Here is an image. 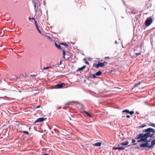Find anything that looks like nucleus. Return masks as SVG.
<instances>
[{
  "instance_id": "obj_1",
  "label": "nucleus",
  "mask_w": 155,
  "mask_h": 155,
  "mask_svg": "<svg viewBox=\"0 0 155 155\" xmlns=\"http://www.w3.org/2000/svg\"><path fill=\"white\" fill-rule=\"evenodd\" d=\"M135 139L137 140V142L142 141L145 142L144 143L140 144V147L141 148L145 147L148 146V143L150 142V140L148 141L147 138L146 134H145L143 133L139 134L137 137L135 138Z\"/></svg>"
},
{
  "instance_id": "obj_2",
  "label": "nucleus",
  "mask_w": 155,
  "mask_h": 155,
  "mask_svg": "<svg viewBox=\"0 0 155 155\" xmlns=\"http://www.w3.org/2000/svg\"><path fill=\"white\" fill-rule=\"evenodd\" d=\"M143 132H146L145 134L148 138L149 137H150L151 135V132L155 133V130L152 128H149L143 130Z\"/></svg>"
},
{
  "instance_id": "obj_3",
  "label": "nucleus",
  "mask_w": 155,
  "mask_h": 155,
  "mask_svg": "<svg viewBox=\"0 0 155 155\" xmlns=\"http://www.w3.org/2000/svg\"><path fill=\"white\" fill-rule=\"evenodd\" d=\"M153 22V20L151 18H148L145 21V24L146 26L150 25Z\"/></svg>"
},
{
  "instance_id": "obj_4",
  "label": "nucleus",
  "mask_w": 155,
  "mask_h": 155,
  "mask_svg": "<svg viewBox=\"0 0 155 155\" xmlns=\"http://www.w3.org/2000/svg\"><path fill=\"white\" fill-rule=\"evenodd\" d=\"M94 66L97 68L99 67H104V64L103 63L99 62L97 64H94Z\"/></svg>"
},
{
  "instance_id": "obj_5",
  "label": "nucleus",
  "mask_w": 155,
  "mask_h": 155,
  "mask_svg": "<svg viewBox=\"0 0 155 155\" xmlns=\"http://www.w3.org/2000/svg\"><path fill=\"white\" fill-rule=\"evenodd\" d=\"M66 85V84L64 83H63L60 84H58L55 86L56 88H61L64 87Z\"/></svg>"
},
{
  "instance_id": "obj_6",
  "label": "nucleus",
  "mask_w": 155,
  "mask_h": 155,
  "mask_svg": "<svg viewBox=\"0 0 155 155\" xmlns=\"http://www.w3.org/2000/svg\"><path fill=\"white\" fill-rule=\"evenodd\" d=\"M46 118H44L43 117L39 118L36 120L34 122L35 123H36L38 122H42L45 120L46 119Z\"/></svg>"
},
{
  "instance_id": "obj_7",
  "label": "nucleus",
  "mask_w": 155,
  "mask_h": 155,
  "mask_svg": "<svg viewBox=\"0 0 155 155\" xmlns=\"http://www.w3.org/2000/svg\"><path fill=\"white\" fill-rule=\"evenodd\" d=\"M155 145V139L153 140L151 142V144L150 145L146 147H147L148 149H150L152 147H153Z\"/></svg>"
},
{
  "instance_id": "obj_8",
  "label": "nucleus",
  "mask_w": 155,
  "mask_h": 155,
  "mask_svg": "<svg viewBox=\"0 0 155 155\" xmlns=\"http://www.w3.org/2000/svg\"><path fill=\"white\" fill-rule=\"evenodd\" d=\"M125 149V148L123 147H114L113 148V150H123Z\"/></svg>"
},
{
  "instance_id": "obj_9",
  "label": "nucleus",
  "mask_w": 155,
  "mask_h": 155,
  "mask_svg": "<svg viewBox=\"0 0 155 155\" xmlns=\"http://www.w3.org/2000/svg\"><path fill=\"white\" fill-rule=\"evenodd\" d=\"M129 143L127 141L123 142L121 143H120V144L118 145V146H120V145H124V146H126L128 145Z\"/></svg>"
},
{
  "instance_id": "obj_10",
  "label": "nucleus",
  "mask_w": 155,
  "mask_h": 155,
  "mask_svg": "<svg viewBox=\"0 0 155 155\" xmlns=\"http://www.w3.org/2000/svg\"><path fill=\"white\" fill-rule=\"evenodd\" d=\"M101 142H100L96 143L93 144L95 146H98V147L101 146Z\"/></svg>"
},
{
  "instance_id": "obj_11",
  "label": "nucleus",
  "mask_w": 155,
  "mask_h": 155,
  "mask_svg": "<svg viewBox=\"0 0 155 155\" xmlns=\"http://www.w3.org/2000/svg\"><path fill=\"white\" fill-rule=\"evenodd\" d=\"M83 113L86 114L87 116L90 117H92V116L87 111L84 110L83 111Z\"/></svg>"
},
{
  "instance_id": "obj_12",
  "label": "nucleus",
  "mask_w": 155,
  "mask_h": 155,
  "mask_svg": "<svg viewBox=\"0 0 155 155\" xmlns=\"http://www.w3.org/2000/svg\"><path fill=\"white\" fill-rule=\"evenodd\" d=\"M55 46L58 49H61V46L60 45H58L55 42Z\"/></svg>"
},
{
  "instance_id": "obj_13",
  "label": "nucleus",
  "mask_w": 155,
  "mask_h": 155,
  "mask_svg": "<svg viewBox=\"0 0 155 155\" xmlns=\"http://www.w3.org/2000/svg\"><path fill=\"white\" fill-rule=\"evenodd\" d=\"M85 67H86L85 65H83L82 67H81L80 68H78V69L77 70V71H81V70H83L84 68Z\"/></svg>"
},
{
  "instance_id": "obj_14",
  "label": "nucleus",
  "mask_w": 155,
  "mask_h": 155,
  "mask_svg": "<svg viewBox=\"0 0 155 155\" xmlns=\"http://www.w3.org/2000/svg\"><path fill=\"white\" fill-rule=\"evenodd\" d=\"M102 74V72L101 71H99L96 73L95 75L97 76H99L101 75Z\"/></svg>"
},
{
  "instance_id": "obj_15",
  "label": "nucleus",
  "mask_w": 155,
  "mask_h": 155,
  "mask_svg": "<svg viewBox=\"0 0 155 155\" xmlns=\"http://www.w3.org/2000/svg\"><path fill=\"white\" fill-rule=\"evenodd\" d=\"M141 83L140 82H139V83L135 84L134 86V87L135 88L136 87H137L138 85H139Z\"/></svg>"
},
{
  "instance_id": "obj_16",
  "label": "nucleus",
  "mask_w": 155,
  "mask_h": 155,
  "mask_svg": "<svg viewBox=\"0 0 155 155\" xmlns=\"http://www.w3.org/2000/svg\"><path fill=\"white\" fill-rule=\"evenodd\" d=\"M60 44L64 45L66 47H67L68 46V45L66 43H60Z\"/></svg>"
},
{
  "instance_id": "obj_17",
  "label": "nucleus",
  "mask_w": 155,
  "mask_h": 155,
  "mask_svg": "<svg viewBox=\"0 0 155 155\" xmlns=\"http://www.w3.org/2000/svg\"><path fill=\"white\" fill-rule=\"evenodd\" d=\"M129 110H127V109H125V110H123L122 111V112L123 113H126L127 114H128V113H129Z\"/></svg>"
},
{
  "instance_id": "obj_18",
  "label": "nucleus",
  "mask_w": 155,
  "mask_h": 155,
  "mask_svg": "<svg viewBox=\"0 0 155 155\" xmlns=\"http://www.w3.org/2000/svg\"><path fill=\"white\" fill-rule=\"evenodd\" d=\"M63 57L64 58H65V51L64 50H63Z\"/></svg>"
},
{
  "instance_id": "obj_19",
  "label": "nucleus",
  "mask_w": 155,
  "mask_h": 155,
  "mask_svg": "<svg viewBox=\"0 0 155 155\" xmlns=\"http://www.w3.org/2000/svg\"><path fill=\"white\" fill-rule=\"evenodd\" d=\"M36 27L37 28V30L38 31V32L40 34H42L41 32V31L40 30V29H39L38 25V26H37Z\"/></svg>"
},
{
  "instance_id": "obj_20",
  "label": "nucleus",
  "mask_w": 155,
  "mask_h": 155,
  "mask_svg": "<svg viewBox=\"0 0 155 155\" xmlns=\"http://www.w3.org/2000/svg\"><path fill=\"white\" fill-rule=\"evenodd\" d=\"M146 126V125L145 124H143L142 125H140V126H139L138 127V128H143L144 127H145Z\"/></svg>"
},
{
  "instance_id": "obj_21",
  "label": "nucleus",
  "mask_w": 155,
  "mask_h": 155,
  "mask_svg": "<svg viewBox=\"0 0 155 155\" xmlns=\"http://www.w3.org/2000/svg\"><path fill=\"white\" fill-rule=\"evenodd\" d=\"M21 132H22V133H25V134H29V132L27 131H21Z\"/></svg>"
},
{
  "instance_id": "obj_22",
  "label": "nucleus",
  "mask_w": 155,
  "mask_h": 155,
  "mask_svg": "<svg viewBox=\"0 0 155 155\" xmlns=\"http://www.w3.org/2000/svg\"><path fill=\"white\" fill-rule=\"evenodd\" d=\"M52 68V67H44L43 68V70H46V69H49V68Z\"/></svg>"
},
{
  "instance_id": "obj_23",
  "label": "nucleus",
  "mask_w": 155,
  "mask_h": 155,
  "mask_svg": "<svg viewBox=\"0 0 155 155\" xmlns=\"http://www.w3.org/2000/svg\"><path fill=\"white\" fill-rule=\"evenodd\" d=\"M148 125L150 126H152L154 127H155V124L154 123H151L150 124H149Z\"/></svg>"
},
{
  "instance_id": "obj_24",
  "label": "nucleus",
  "mask_w": 155,
  "mask_h": 155,
  "mask_svg": "<svg viewBox=\"0 0 155 155\" xmlns=\"http://www.w3.org/2000/svg\"><path fill=\"white\" fill-rule=\"evenodd\" d=\"M44 36L45 37L47 38L48 39H49L50 40H52V39H51V38L49 36H48L47 35H44Z\"/></svg>"
},
{
  "instance_id": "obj_25",
  "label": "nucleus",
  "mask_w": 155,
  "mask_h": 155,
  "mask_svg": "<svg viewBox=\"0 0 155 155\" xmlns=\"http://www.w3.org/2000/svg\"><path fill=\"white\" fill-rule=\"evenodd\" d=\"M128 114H130V115H133L134 114V111H129V113H128Z\"/></svg>"
},
{
  "instance_id": "obj_26",
  "label": "nucleus",
  "mask_w": 155,
  "mask_h": 155,
  "mask_svg": "<svg viewBox=\"0 0 155 155\" xmlns=\"http://www.w3.org/2000/svg\"><path fill=\"white\" fill-rule=\"evenodd\" d=\"M103 63V64H104V66H105L107 64V62L105 61H104Z\"/></svg>"
},
{
  "instance_id": "obj_27",
  "label": "nucleus",
  "mask_w": 155,
  "mask_h": 155,
  "mask_svg": "<svg viewBox=\"0 0 155 155\" xmlns=\"http://www.w3.org/2000/svg\"><path fill=\"white\" fill-rule=\"evenodd\" d=\"M154 135V134H151L150 136V137H153V136Z\"/></svg>"
},
{
  "instance_id": "obj_28",
  "label": "nucleus",
  "mask_w": 155,
  "mask_h": 155,
  "mask_svg": "<svg viewBox=\"0 0 155 155\" xmlns=\"http://www.w3.org/2000/svg\"><path fill=\"white\" fill-rule=\"evenodd\" d=\"M35 25L36 26H38V25L37 24V21H36L35 20Z\"/></svg>"
},
{
  "instance_id": "obj_29",
  "label": "nucleus",
  "mask_w": 155,
  "mask_h": 155,
  "mask_svg": "<svg viewBox=\"0 0 155 155\" xmlns=\"http://www.w3.org/2000/svg\"><path fill=\"white\" fill-rule=\"evenodd\" d=\"M92 78H96V75H94V74H93V75H92Z\"/></svg>"
},
{
  "instance_id": "obj_30",
  "label": "nucleus",
  "mask_w": 155,
  "mask_h": 155,
  "mask_svg": "<svg viewBox=\"0 0 155 155\" xmlns=\"http://www.w3.org/2000/svg\"><path fill=\"white\" fill-rule=\"evenodd\" d=\"M136 142V140L135 139H133L132 140V143H134Z\"/></svg>"
},
{
  "instance_id": "obj_31",
  "label": "nucleus",
  "mask_w": 155,
  "mask_h": 155,
  "mask_svg": "<svg viewBox=\"0 0 155 155\" xmlns=\"http://www.w3.org/2000/svg\"><path fill=\"white\" fill-rule=\"evenodd\" d=\"M140 54V53H136V55L137 56H138V55Z\"/></svg>"
},
{
  "instance_id": "obj_32",
  "label": "nucleus",
  "mask_w": 155,
  "mask_h": 155,
  "mask_svg": "<svg viewBox=\"0 0 155 155\" xmlns=\"http://www.w3.org/2000/svg\"><path fill=\"white\" fill-rule=\"evenodd\" d=\"M41 107V106H37V107H36L35 108L37 109V108H39Z\"/></svg>"
},
{
  "instance_id": "obj_33",
  "label": "nucleus",
  "mask_w": 155,
  "mask_h": 155,
  "mask_svg": "<svg viewBox=\"0 0 155 155\" xmlns=\"http://www.w3.org/2000/svg\"><path fill=\"white\" fill-rule=\"evenodd\" d=\"M126 117L127 118H129L130 117V116L129 115H127Z\"/></svg>"
},
{
  "instance_id": "obj_34",
  "label": "nucleus",
  "mask_w": 155,
  "mask_h": 155,
  "mask_svg": "<svg viewBox=\"0 0 155 155\" xmlns=\"http://www.w3.org/2000/svg\"><path fill=\"white\" fill-rule=\"evenodd\" d=\"M42 155H49L48 154L45 153V154H43Z\"/></svg>"
},
{
  "instance_id": "obj_35",
  "label": "nucleus",
  "mask_w": 155,
  "mask_h": 155,
  "mask_svg": "<svg viewBox=\"0 0 155 155\" xmlns=\"http://www.w3.org/2000/svg\"><path fill=\"white\" fill-rule=\"evenodd\" d=\"M86 64H89V63L88 62H87V61H86V62H85Z\"/></svg>"
},
{
  "instance_id": "obj_36",
  "label": "nucleus",
  "mask_w": 155,
  "mask_h": 155,
  "mask_svg": "<svg viewBox=\"0 0 155 155\" xmlns=\"http://www.w3.org/2000/svg\"><path fill=\"white\" fill-rule=\"evenodd\" d=\"M137 144V143H134L133 144V145H136Z\"/></svg>"
},
{
  "instance_id": "obj_37",
  "label": "nucleus",
  "mask_w": 155,
  "mask_h": 155,
  "mask_svg": "<svg viewBox=\"0 0 155 155\" xmlns=\"http://www.w3.org/2000/svg\"><path fill=\"white\" fill-rule=\"evenodd\" d=\"M109 58V57H106L105 58V59H107V58Z\"/></svg>"
},
{
  "instance_id": "obj_38",
  "label": "nucleus",
  "mask_w": 155,
  "mask_h": 155,
  "mask_svg": "<svg viewBox=\"0 0 155 155\" xmlns=\"http://www.w3.org/2000/svg\"><path fill=\"white\" fill-rule=\"evenodd\" d=\"M125 117L124 116H122V118H124V117Z\"/></svg>"
},
{
  "instance_id": "obj_39",
  "label": "nucleus",
  "mask_w": 155,
  "mask_h": 155,
  "mask_svg": "<svg viewBox=\"0 0 155 155\" xmlns=\"http://www.w3.org/2000/svg\"><path fill=\"white\" fill-rule=\"evenodd\" d=\"M31 18L30 17H29V18H28V19L29 20H30Z\"/></svg>"
},
{
  "instance_id": "obj_40",
  "label": "nucleus",
  "mask_w": 155,
  "mask_h": 155,
  "mask_svg": "<svg viewBox=\"0 0 155 155\" xmlns=\"http://www.w3.org/2000/svg\"><path fill=\"white\" fill-rule=\"evenodd\" d=\"M31 19H33L34 20H35V18H32Z\"/></svg>"
},
{
  "instance_id": "obj_41",
  "label": "nucleus",
  "mask_w": 155,
  "mask_h": 155,
  "mask_svg": "<svg viewBox=\"0 0 155 155\" xmlns=\"http://www.w3.org/2000/svg\"><path fill=\"white\" fill-rule=\"evenodd\" d=\"M36 4H35V8L36 7Z\"/></svg>"
},
{
  "instance_id": "obj_42",
  "label": "nucleus",
  "mask_w": 155,
  "mask_h": 155,
  "mask_svg": "<svg viewBox=\"0 0 155 155\" xmlns=\"http://www.w3.org/2000/svg\"><path fill=\"white\" fill-rule=\"evenodd\" d=\"M67 57V58H68V59L69 58V57Z\"/></svg>"
}]
</instances>
